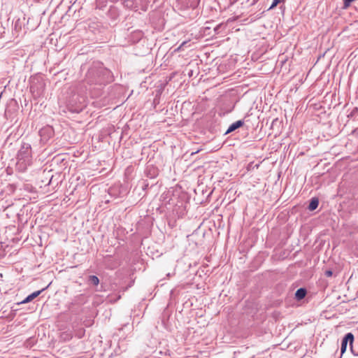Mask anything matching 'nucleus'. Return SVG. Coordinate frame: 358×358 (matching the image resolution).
Wrapping results in <instances>:
<instances>
[{"label": "nucleus", "mask_w": 358, "mask_h": 358, "mask_svg": "<svg viewBox=\"0 0 358 358\" xmlns=\"http://www.w3.org/2000/svg\"><path fill=\"white\" fill-rule=\"evenodd\" d=\"M120 299V296L119 295L116 299H113L112 296H109L108 297V300L110 301V302H115L117 301L118 299Z\"/></svg>", "instance_id": "12"}, {"label": "nucleus", "mask_w": 358, "mask_h": 358, "mask_svg": "<svg viewBox=\"0 0 358 358\" xmlns=\"http://www.w3.org/2000/svg\"><path fill=\"white\" fill-rule=\"evenodd\" d=\"M18 162L29 164L31 161V147L29 144H24L19 150L17 154Z\"/></svg>", "instance_id": "2"}, {"label": "nucleus", "mask_w": 358, "mask_h": 358, "mask_svg": "<svg viewBox=\"0 0 358 358\" xmlns=\"http://www.w3.org/2000/svg\"><path fill=\"white\" fill-rule=\"evenodd\" d=\"M123 4L125 7L133 9L136 8V0H122Z\"/></svg>", "instance_id": "7"}, {"label": "nucleus", "mask_w": 358, "mask_h": 358, "mask_svg": "<svg viewBox=\"0 0 358 358\" xmlns=\"http://www.w3.org/2000/svg\"><path fill=\"white\" fill-rule=\"evenodd\" d=\"M324 274L327 277H331L333 275V273L331 270H327L325 271Z\"/></svg>", "instance_id": "13"}, {"label": "nucleus", "mask_w": 358, "mask_h": 358, "mask_svg": "<svg viewBox=\"0 0 358 358\" xmlns=\"http://www.w3.org/2000/svg\"><path fill=\"white\" fill-rule=\"evenodd\" d=\"M45 288H43L41 290L34 292L32 294H29L21 302V303H26L31 301V300L37 297L43 290H45Z\"/></svg>", "instance_id": "5"}, {"label": "nucleus", "mask_w": 358, "mask_h": 358, "mask_svg": "<svg viewBox=\"0 0 358 358\" xmlns=\"http://www.w3.org/2000/svg\"><path fill=\"white\" fill-rule=\"evenodd\" d=\"M186 43H187V41H184L183 43H182V44L177 48V50H180L182 46H184Z\"/></svg>", "instance_id": "14"}, {"label": "nucleus", "mask_w": 358, "mask_h": 358, "mask_svg": "<svg viewBox=\"0 0 358 358\" xmlns=\"http://www.w3.org/2000/svg\"><path fill=\"white\" fill-rule=\"evenodd\" d=\"M113 80L110 71L103 67L99 62H94L89 69L85 78V81L89 85H105Z\"/></svg>", "instance_id": "1"}, {"label": "nucleus", "mask_w": 358, "mask_h": 358, "mask_svg": "<svg viewBox=\"0 0 358 358\" xmlns=\"http://www.w3.org/2000/svg\"><path fill=\"white\" fill-rule=\"evenodd\" d=\"M306 289L304 288H299L295 293V297L298 300L303 299L306 295Z\"/></svg>", "instance_id": "6"}, {"label": "nucleus", "mask_w": 358, "mask_h": 358, "mask_svg": "<svg viewBox=\"0 0 358 358\" xmlns=\"http://www.w3.org/2000/svg\"><path fill=\"white\" fill-rule=\"evenodd\" d=\"M319 204V201L316 198H313L309 203L308 209L310 210H315Z\"/></svg>", "instance_id": "8"}, {"label": "nucleus", "mask_w": 358, "mask_h": 358, "mask_svg": "<svg viewBox=\"0 0 358 358\" xmlns=\"http://www.w3.org/2000/svg\"><path fill=\"white\" fill-rule=\"evenodd\" d=\"M88 281L94 285H98L99 284V279L96 275H90L88 278Z\"/></svg>", "instance_id": "9"}, {"label": "nucleus", "mask_w": 358, "mask_h": 358, "mask_svg": "<svg viewBox=\"0 0 358 358\" xmlns=\"http://www.w3.org/2000/svg\"><path fill=\"white\" fill-rule=\"evenodd\" d=\"M244 124V122L243 120H238L234 123H232L229 128L227 129V131L225 132L226 134L231 133L236 129H238L239 127H242Z\"/></svg>", "instance_id": "4"}, {"label": "nucleus", "mask_w": 358, "mask_h": 358, "mask_svg": "<svg viewBox=\"0 0 358 358\" xmlns=\"http://www.w3.org/2000/svg\"><path fill=\"white\" fill-rule=\"evenodd\" d=\"M354 341V336L352 333H348L345 334V336L343 337L341 341V355L346 351L348 343H350V345L351 346V351L355 355H358V352H355L352 344Z\"/></svg>", "instance_id": "3"}, {"label": "nucleus", "mask_w": 358, "mask_h": 358, "mask_svg": "<svg viewBox=\"0 0 358 358\" xmlns=\"http://www.w3.org/2000/svg\"><path fill=\"white\" fill-rule=\"evenodd\" d=\"M285 0H273L269 10L274 8L278 4L284 2Z\"/></svg>", "instance_id": "10"}, {"label": "nucleus", "mask_w": 358, "mask_h": 358, "mask_svg": "<svg viewBox=\"0 0 358 358\" xmlns=\"http://www.w3.org/2000/svg\"><path fill=\"white\" fill-rule=\"evenodd\" d=\"M45 132H50L51 133L52 132V129L50 128H44V129H42L41 131H40V135L41 136H43V134L45 133Z\"/></svg>", "instance_id": "11"}]
</instances>
